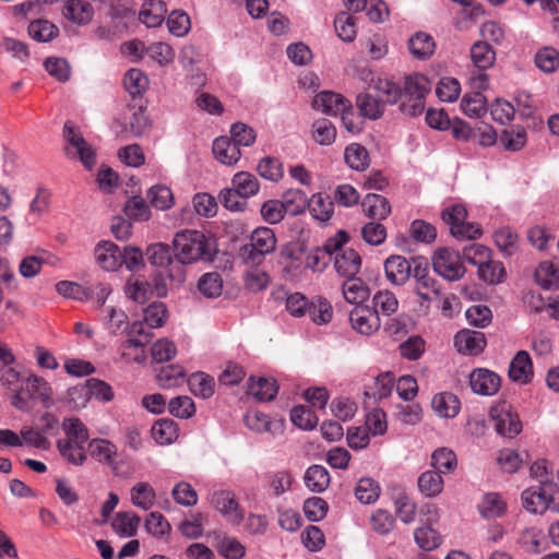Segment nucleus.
I'll list each match as a JSON object with an SVG mask.
<instances>
[{
  "mask_svg": "<svg viewBox=\"0 0 559 559\" xmlns=\"http://www.w3.org/2000/svg\"><path fill=\"white\" fill-rule=\"evenodd\" d=\"M431 406L440 417L453 418L460 412L461 402L455 394L441 392L433 396Z\"/></svg>",
  "mask_w": 559,
  "mask_h": 559,
  "instance_id": "nucleus-25",
  "label": "nucleus"
},
{
  "mask_svg": "<svg viewBox=\"0 0 559 559\" xmlns=\"http://www.w3.org/2000/svg\"><path fill=\"white\" fill-rule=\"evenodd\" d=\"M63 136L68 143L67 154L78 156L86 169H92L96 163L94 148L85 141L80 131L71 121H67L63 127Z\"/></svg>",
  "mask_w": 559,
  "mask_h": 559,
  "instance_id": "nucleus-9",
  "label": "nucleus"
},
{
  "mask_svg": "<svg viewBox=\"0 0 559 559\" xmlns=\"http://www.w3.org/2000/svg\"><path fill=\"white\" fill-rule=\"evenodd\" d=\"M26 391L28 397L38 399L46 407L51 403L52 390L49 383L35 374H32L26 380Z\"/></svg>",
  "mask_w": 559,
  "mask_h": 559,
  "instance_id": "nucleus-33",
  "label": "nucleus"
},
{
  "mask_svg": "<svg viewBox=\"0 0 559 559\" xmlns=\"http://www.w3.org/2000/svg\"><path fill=\"white\" fill-rule=\"evenodd\" d=\"M469 385L474 393L484 396L495 395L501 385L500 377L488 369L478 368L469 374Z\"/></svg>",
  "mask_w": 559,
  "mask_h": 559,
  "instance_id": "nucleus-12",
  "label": "nucleus"
},
{
  "mask_svg": "<svg viewBox=\"0 0 559 559\" xmlns=\"http://www.w3.org/2000/svg\"><path fill=\"white\" fill-rule=\"evenodd\" d=\"M177 436V425L170 419H160L152 427V437L159 444L171 443Z\"/></svg>",
  "mask_w": 559,
  "mask_h": 559,
  "instance_id": "nucleus-53",
  "label": "nucleus"
},
{
  "mask_svg": "<svg viewBox=\"0 0 559 559\" xmlns=\"http://www.w3.org/2000/svg\"><path fill=\"white\" fill-rule=\"evenodd\" d=\"M63 15L73 23L84 25L91 22L94 10L85 0H69L63 7Z\"/></svg>",
  "mask_w": 559,
  "mask_h": 559,
  "instance_id": "nucleus-26",
  "label": "nucleus"
},
{
  "mask_svg": "<svg viewBox=\"0 0 559 559\" xmlns=\"http://www.w3.org/2000/svg\"><path fill=\"white\" fill-rule=\"evenodd\" d=\"M490 418L495 423L497 433L514 438L522 431V423L512 405L506 401L496 403L490 408Z\"/></svg>",
  "mask_w": 559,
  "mask_h": 559,
  "instance_id": "nucleus-7",
  "label": "nucleus"
},
{
  "mask_svg": "<svg viewBox=\"0 0 559 559\" xmlns=\"http://www.w3.org/2000/svg\"><path fill=\"white\" fill-rule=\"evenodd\" d=\"M166 3L162 0L145 1L139 13L140 21L147 27H157L165 20Z\"/></svg>",
  "mask_w": 559,
  "mask_h": 559,
  "instance_id": "nucleus-22",
  "label": "nucleus"
},
{
  "mask_svg": "<svg viewBox=\"0 0 559 559\" xmlns=\"http://www.w3.org/2000/svg\"><path fill=\"white\" fill-rule=\"evenodd\" d=\"M469 56L474 67L480 71L491 68L496 61V51L487 41L483 40L472 45Z\"/></svg>",
  "mask_w": 559,
  "mask_h": 559,
  "instance_id": "nucleus-28",
  "label": "nucleus"
},
{
  "mask_svg": "<svg viewBox=\"0 0 559 559\" xmlns=\"http://www.w3.org/2000/svg\"><path fill=\"white\" fill-rule=\"evenodd\" d=\"M413 276L415 280V293L424 302H432L440 298L441 288L439 283L429 274L428 263L425 259H413Z\"/></svg>",
  "mask_w": 559,
  "mask_h": 559,
  "instance_id": "nucleus-5",
  "label": "nucleus"
},
{
  "mask_svg": "<svg viewBox=\"0 0 559 559\" xmlns=\"http://www.w3.org/2000/svg\"><path fill=\"white\" fill-rule=\"evenodd\" d=\"M399 309V300L390 290H380L372 297L371 310L376 312L378 318L382 316H391Z\"/></svg>",
  "mask_w": 559,
  "mask_h": 559,
  "instance_id": "nucleus-39",
  "label": "nucleus"
},
{
  "mask_svg": "<svg viewBox=\"0 0 559 559\" xmlns=\"http://www.w3.org/2000/svg\"><path fill=\"white\" fill-rule=\"evenodd\" d=\"M429 91L430 83L425 75L406 76L401 97L402 112L413 117L420 115L425 109V98Z\"/></svg>",
  "mask_w": 559,
  "mask_h": 559,
  "instance_id": "nucleus-2",
  "label": "nucleus"
},
{
  "mask_svg": "<svg viewBox=\"0 0 559 559\" xmlns=\"http://www.w3.org/2000/svg\"><path fill=\"white\" fill-rule=\"evenodd\" d=\"M413 261L409 262L402 255H391L384 263L385 275L394 285L405 284L413 274Z\"/></svg>",
  "mask_w": 559,
  "mask_h": 559,
  "instance_id": "nucleus-16",
  "label": "nucleus"
},
{
  "mask_svg": "<svg viewBox=\"0 0 559 559\" xmlns=\"http://www.w3.org/2000/svg\"><path fill=\"white\" fill-rule=\"evenodd\" d=\"M509 377L519 383H528L533 378V365L527 352L520 350L511 360Z\"/></svg>",
  "mask_w": 559,
  "mask_h": 559,
  "instance_id": "nucleus-20",
  "label": "nucleus"
},
{
  "mask_svg": "<svg viewBox=\"0 0 559 559\" xmlns=\"http://www.w3.org/2000/svg\"><path fill=\"white\" fill-rule=\"evenodd\" d=\"M543 537L542 530L526 527L520 532L518 544L525 552L539 554L542 551Z\"/></svg>",
  "mask_w": 559,
  "mask_h": 559,
  "instance_id": "nucleus-42",
  "label": "nucleus"
},
{
  "mask_svg": "<svg viewBox=\"0 0 559 559\" xmlns=\"http://www.w3.org/2000/svg\"><path fill=\"white\" fill-rule=\"evenodd\" d=\"M131 501L135 507L142 510H148L153 507L155 500V490L148 483H138L130 491Z\"/></svg>",
  "mask_w": 559,
  "mask_h": 559,
  "instance_id": "nucleus-43",
  "label": "nucleus"
},
{
  "mask_svg": "<svg viewBox=\"0 0 559 559\" xmlns=\"http://www.w3.org/2000/svg\"><path fill=\"white\" fill-rule=\"evenodd\" d=\"M346 164L357 171H362L369 166V153L365 146L358 143H352L346 146L344 152Z\"/></svg>",
  "mask_w": 559,
  "mask_h": 559,
  "instance_id": "nucleus-38",
  "label": "nucleus"
},
{
  "mask_svg": "<svg viewBox=\"0 0 559 559\" xmlns=\"http://www.w3.org/2000/svg\"><path fill=\"white\" fill-rule=\"evenodd\" d=\"M454 344L460 353L475 356L485 349L486 337L483 332L463 330L456 333Z\"/></svg>",
  "mask_w": 559,
  "mask_h": 559,
  "instance_id": "nucleus-15",
  "label": "nucleus"
},
{
  "mask_svg": "<svg viewBox=\"0 0 559 559\" xmlns=\"http://www.w3.org/2000/svg\"><path fill=\"white\" fill-rule=\"evenodd\" d=\"M145 528L154 537L162 538L171 531L169 522L159 512H151L145 519Z\"/></svg>",
  "mask_w": 559,
  "mask_h": 559,
  "instance_id": "nucleus-62",
  "label": "nucleus"
},
{
  "mask_svg": "<svg viewBox=\"0 0 559 559\" xmlns=\"http://www.w3.org/2000/svg\"><path fill=\"white\" fill-rule=\"evenodd\" d=\"M198 288L207 298L218 297L223 290V280L217 272L205 273L200 277Z\"/></svg>",
  "mask_w": 559,
  "mask_h": 559,
  "instance_id": "nucleus-57",
  "label": "nucleus"
},
{
  "mask_svg": "<svg viewBox=\"0 0 559 559\" xmlns=\"http://www.w3.org/2000/svg\"><path fill=\"white\" fill-rule=\"evenodd\" d=\"M188 384L191 393L195 396L209 399L214 394V379L204 372H197L191 374L188 380Z\"/></svg>",
  "mask_w": 559,
  "mask_h": 559,
  "instance_id": "nucleus-40",
  "label": "nucleus"
},
{
  "mask_svg": "<svg viewBox=\"0 0 559 559\" xmlns=\"http://www.w3.org/2000/svg\"><path fill=\"white\" fill-rule=\"evenodd\" d=\"M214 508L230 523L239 524L243 520V510L239 507L235 495L228 490L215 491L211 496Z\"/></svg>",
  "mask_w": 559,
  "mask_h": 559,
  "instance_id": "nucleus-11",
  "label": "nucleus"
},
{
  "mask_svg": "<svg viewBox=\"0 0 559 559\" xmlns=\"http://www.w3.org/2000/svg\"><path fill=\"white\" fill-rule=\"evenodd\" d=\"M380 492V485L370 477L360 478L355 487L356 498L365 504L374 503L378 500Z\"/></svg>",
  "mask_w": 559,
  "mask_h": 559,
  "instance_id": "nucleus-41",
  "label": "nucleus"
},
{
  "mask_svg": "<svg viewBox=\"0 0 559 559\" xmlns=\"http://www.w3.org/2000/svg\"><path fill=\"white\" fill-rule=\"evenodd\" d=\"M365 214L372 219H385L391 214V205L386 198L369 193L361 202Z\"/></svg>",
  "mask_w": 559,
  "mask_h": 559,
  "instance_id": "nucleus-24",
  "label": "nucleus"
},
{
  "mask_svg": "<svg viewBox=\"0 0 559 559\" xmlns=\"http://www.w3.org/2000/svg\"><path fill=\"white\" fill-rule=\"evenodd\" d=\"M308 197L300 189H289L283 193L281 203L284 205L285 211L297 216L305 212L308 205Z\"/></svg>",
  "mask_w": 559,
  "mask_h": 559,
  "instance_id": "nucleus-36",
  "label": "nucleus"
},
{
  "mask_svg": "<svg viewBox=\"0 0 559 559\" xmlns=\"http://www.w3.org/2000/svg\"><path fill=\"white\" fill-rule=\"evenodd\" d=\"M66 438L74 442L86 443L88 440V430L79 418H66L62 423Z\"/></svg>",
  "mask_w": 559,
  "mask_h": 559,
  "instance_id": "nucleus-61",
  "label": "nucleus"
},
{
  "mask_svg": "<svg viewBox=\"0 0 559 559\" xmlns=\"http://www.w3.org/2000/svg\"><path fill=\"white\" fill-rule=\"evenodd\" d=\"M419 491L426 497H436L443 489V479L437 471H426L418 477Z\"/></svg>",
  "mask_w": 559,
  "mask_h": 559,
  "instance_id": "nucleus-44",
  "label": "nucleus"
},
{
  "mask_svg": "<svg viewBox=\"0 0 559 559\" xmlns=\"http://www.w3.org/2000/svg\"><path fill=\"white\" fill-rule=\"evenodd\" d=\"M147 198L150 200V204L157 210H168L174 204L173 192L164 185L152 187L147 192Z\"/></svg>",
  "mask_w": 559,
  "mask_h": 559,
  "instance_id": "nucleus-58",
  "label": "nucleus"
},
{
  "mask_svg": "<svg viewBox=\"0 0 559 559\" xmlns=\"http://www.w3.org/2000/svg\"><path fill=\"white\" fill-rule=\"evenodd\" d=\"M168 317L166 306L162 301H154L148 305L143 311V324L150 329L162 328Z\"/></svg>",
  "mask_w": 559,
  "mask_h": 559,
  "instance_id": "nucleus-47",
  "label": "nucleus"
},
{
  "mask_svg": "<svg viewBox=\"0 0 559 559\" xmlns=\"http://www.w3.org/2000/svg\"><path fill=\"white\" fill-rule=\"evenodd\" d=\"M248 391L260 402L272 401L278 391V385L273 378H259L254 381V378L249 379Z\"/></svg>",
  "mask_w": 559,
  "mask_h": 559,
  "instance_id": "nucleus-29",
  "label": "nucleus"
},
{
  "mask_svg": "<svg viewBox=\"0 0 559 559\" xmlns=\"http://www.w3.org/2000/svg\"><path fill=\"white\" fill-rule=\"evenodd\" d=\"M128 338L121 344V355L128 360L143 362L145 359V346L151 342L153 333L142 322H133L130 325Z\"/></svg>",
  "mask_w": 559,
  "mask_h": 559,
  "instance_id": "nucleus-6",
  "label": "nucleus"
},
{
  "mask_svg": "<svg viewBox=\"0 0 559 559\" xmlns=\"http://www.w3.org/2000/svg\"><path fill=\"white\" fill-rule=\"evenodd\" d=\"M535 281L544 289L559 287V267L549 261L542 262L535 271Z\"/></svg>",
  "mask_w": 559,
  "mask_h": 559,
  "instance_id": "nucleus-34",
  "label": "nucleus"
},
{
  "mask_svg": "<svg viewBox=\"0 0 559 559\" xmlns=\"http://www.w3.org/2000/svg\"><path fill=\"white\" fill-rule=\"evenodd\" d=\"M432 266L436 273L448 281H456L465 273L461 254L449 248H441L435 252Z\"/></svg>",
  "mask_w": 559,
  "mask_h": 559,
  "instance_id": "nucleus-8",
  "label": "nucleus"
},
{
  "mask_svg": "<svg viewBox=\"0 0 559 559\" xmlns=\"http://www.w3.org/2000/svg\"><path fill=\"white\" fill-rule=\"evenodd\" d=\"M95 258L100 267L106 271H116L122 265V251L110 241H103L96 246Z\"/></svg>",
  "mask_w": 559,
  "mask_h": 559,
  "instance_id": "nucleus-17",
  "label": "nucleus"
},
{
  "mask_svg": "<svg viewBox=\"0 0 559 559\" xmlns=\"http://www.w3.org/2000/svg\"><path fill=\"white\" fill-rule=\"evenodd\" d=\"M185 377V371L180 366L169 365L159 369L156 379L160 388L170 389L183 383Z\"/></svg>",
  "mask_w": 559,
  "mask_h": 559,
  "instance_id": "nucleus-48",
  "label": "nucleus"
},
{
  "mask_svg": "<svg viewBox=\"0 0 559 559\" xmlns=\"http://www.w3.org/2000/svg\"><path fill=\"white\" fill-rule=\"evenodd\" d=\"M312 106L314 109L330 116H337L342 111H345V109L352 108L350 102L341 94L328 91L316 95Z\"/></svg>",
  "mask_w": 559,
  "mask_h": 559,
  "instance_id": "nucleus-14",
  "label": "nucleus"
},
{
  "mask_svg": "<svg viewBox=\"0 0 559 559\" xmlns=\"http://www.w3.org/2000/svg\"><path fill=\"white\" fill-rule=\"evenodd\" d=\"M343 296L349 304L361 306L360 304L368 299L369 288L360 278L347 277L342 286Z\"/></svg>",
  "mask_w": 559,
  "mask_h": 559,
  "instance_id": "nucleus-31",
  "label": "nucleus"
},
{
  "mask_svg": "<svg viewBox=\"0 0 559 559\" xmlns=\"http://www.w3.org/2000/svg\"><path fill=\"white\" fill-rule=\"evenodd\" d=\"M311 215L317 221L324 223L329 221L334 211V203L330 200L329 197H324L322 193L313 194L310 200H308V205Z\"/></svg>",
  "mask_w": 559,
  "mask_h": 559,
  "instance_id": "nucleus-37",
  "label": "nucleus"
},
{
  "mask_svg": "<svg viewBox=\"0 0 559 559\" xmlns=\"http://www.w3.org/2000/svg\"><path fill=\"white\" fill-rule=\"evenodd\" d=\"M231 185L233 189L243 199L257 194L260 190V182L257 177L247 171L236 174Z\"/></svg>",
  "mask_w": 559,
  "mask_h": 559,
  "instance_id": "nucleus-35",
  "label": "nucleus"
},
{
  "mask_svg": "<svg viewBox=\"0 0 559 559\" xmlns=\"http://www.w3.org/2000/svg\"><path fill=\"white\" fill-rule=\"evenodd\" d=\"M373 88L377 92V97L384 104H395L402 97L400 86L388 79H378Z\"/></svg>",
  "mask_w": 559,
  "mask_h": 559,
  "instance_id": "nucleus-54",
  "label": "nucleus"
},
{
  "mask_svg": "<svg viewBox=\"0 0 559 559\" xmlns=\"http://www.w3.org/2000/svg\"><path fill=\"white\" fill-rule=\"evenodd\" d=\"M334 28L336 35L343 41L350 43L356 37V20L345 12H341L335 16Z\"/></svg>",
  "mask_w": 559,
  "mask_h": 559,
  "instance_id": "nucleus-55",
  "label": "nucleus"
},
{
  "mask_svg": "<svg viewBox=\"0 0 559 559\" xmlns=\"http://www.w3.org/2000/svg\"><path fill=\"white\" fill-rule=\"evenodd\" d=\"M126 215L135 221H147L151 216L150 206L142 197H132L124 204Z\"/></svg>",
  "mask_w": 559,
  "mask_h": 559,
  "instance_id": "nucleus-63",
  "label": "nucleus"
},
{
  "mask_svg": "<svg viewBox=\"0 0 559 559\" xmlns=\"http://www.w3.org/2000/svg\"><path fill=\"white\" fill-rule=\"evenodd\" d=\"M467 211L462 204H452L441 212V219L449 226L450 233L457 239H476L483 234L480 227L474 223L466 222Z\"/></svg>",
  "mask_w": 559,
  "mask_h": 559,
  "instance_id": "nucleus-4",
  "label": "nucleus"
},
{
  "mask_svg": "<svg viewBox=\"0 0 559 559\" xmlns=\"http://www.w3.org/2000/svg\"><path fill=\"white\" fill-rule=\"evenodd\" d=\"M536 67L545 73H552L559 68V51L554 47L540 48L534 58Z\"/></svg>",
  "mask_w": 559,
  "mask_h": 559,
  "instance_id": "nucleus-49",
  "label": "nucleus"
},
{
  "mask_svg": "<svg viewBox=\"0 0 559 559\" xmlns=\"http://www.w3.org/2000/svg\"><path fill=\"white\" fill-rule=\"evenodd\" d=\"M383 104L379 97L371 94H361L357 96V106L360 114L370 119H378L383 112Z\"/></svg>",
  "mask_w": 559,
  "mask_h": 559,
  "instance_id": "nucleus-60",
  "label": "nucleus"
},
{
  "mask_svg": "<svg viewBox=\"0 0 559 559\" xmlns=\"http://www.w3.org/2000/svg\"><path fill=\"white\" fill-rule=\"evenodd\" d=\"M292 423L304 430H312L318 425V416L310 408L298 405L290 411Z\"/></svg>",
  "mask_w": 559,
  "mask_h": 559,
  "instance_id": "nucleus-59",
  "label": "nucleus"
},
{
  "mask_svg": "<svg viewBox=\"0 0 559 559\" xmlns=\"http://www.w3.org/2000/svg\"><path fill=\"white\" fill-rule=\"evenodd\" d=\"M461 108L468 117H481L486 111V98L479 92L467 93L461 102Z\"/></svg>",
  "mask_w": 559,
  "mask_h": 559,
  "instance_id": "nucleus-46",
  "label": "nucleus"
},
{
  "mask_svg": "<svg viewBox=\"0 0 559 559\" xmlns=\"http://www.w3.org/2000/svg\"><path fill=\"white\" fill-rule=\"evenodd\" d=\"M431 463L438 473L445 474L455 469L457 461L455 453L451 449L439 448L433 451Z\"/></svg>",
  "mask_w": 559,
  "mask_h": 559,
  "instance_id": "nucleus-51",
  "label": "nucleus"
},
{
  "mask_svg": "<svg viewBox=\"0 0 559 559\" xmlns=\"http://www.w3.org/2000/svg\"><path fill=\"white\" fill-rule=\"evenodd\" d=\"M28 35L36 41L46 43L57 37L58 27L47 20H36L28 25Z\"/></svg>",
  "mask_w": 559,
  "mask_h": 559,
  "instance_id": "nucleus-45",
  "label": "nucleus"
},
{
  "mask_svg": "<svg viewBox=\"0 0 559 559\" xmlns=\"http://www.w3.org/2000/svg\"><path fill=\"white\" fill-rule=\"evenodd\" d=\"M173 245L174 257L180 264H190L211 257L206 237L199 230L177 233Z\"/></svg>",
  "mask_w": 559,
  "mask_h": 559,
  "instance_id": "nucleus-1",
  "label": "nucleus"
},
{
  "mask_svg": "<svg viewBox=\"0 0 559 559\" xmlns=\"http://www.w3.org/2000/svg\"><path fill=\"white\" fill-rule=\"evenodd\" d=\"M230 140L240 148V146H250L254 143L255 131L242 122H236L230 128Z\"/></svg>",
  "mask_w": 559,
  "mask_h": 559,
  "instance_id": "nucleus-64",
  "label": "nucleus"
},
{
  "mask_svg": "<svg viewBox=\"0 0 559 559\" xmlns=\"http://www.w3.org/2000/svg\"><path fill=\"white\" fill-rule=\"evenodd\" d=\"M304 481L309 490L323 492L330 485V473L324 466L314 464L307 468Z\"/></svg>",
  "mask_w": 559,
  "mask_h": 559,
  "instance_id": "nucleus-30",
  "label": "nucleus"
},
{
  "mask_svg": "<svg viewBox=\"0 0 559 559\" xmlns=\"http://www.w3.org/2000/svg\"><path fill=\"white\" fill-rule=\"evenodd\" d=\"M312 138L320 145H331L336 138V128L325 119H318L312 124Z\"/></svg>",
  "mask_w": 559,
  "mask_h": 559,
  "instance_id": "nucleus-52",
  "label": "nucleus"
},
{
  "mask_svg": "<svg viewBox=\"0 0 559 559\" xmlns=\"http://www.w3.org/2000/svg\"><path fill=\"white\" fill-rule=\"evenodd\" d=\"M361 266V258L357 251L352 248H345L334 258V267L336 272L344 277H354Z\"/></svg>",
  "mask_w": 559,
  "mask_h": 559,
  "instance_id": "nucleus-19",
  "label": "nucleus"
},
{
  "mask_svg": "<svg viewBox=\"0 0 559 559\" xmlns=\"http://www.w3.org/2000/svg\"><path fill=\"white\" fill-rule=\"evenodd\" d=\"M212 151L219 163L229 166L236 164L241 156L240 148L227 136L215 139Z\"/></svg>",
  "mask_w": 559,
  "mask_h": 559,
  "instance_id": "nucleus-21",
  "label": "nucleus"
},
{
  "mask_svg": "<svg viewBox=\"0 0 559 559\" xmlns=\"http://www.w3.org/2000/svg\"><path fill=\"white\" fill-rule=\"evenodd\" d=\"M555 483L540 480L538 487H531L523 491L522 500L524 508L532 513H543L550 508L551 489Z\"/></svg>",
  "mask_w": 559,
  "mask_h": 559,
  "instance_id": "nucleus-10",
  "label": "nucleus"
},
{
  "mask_svg": "<svg viewBox=\"0 0 559 559\" xmlns=\"http://www.w3.org/2000/svg\"><path fill=\"white\" fill-rule=\"evenodd\" d=\"M88 449L92 457L110 466L115 472L117 471L118 449L112 442L95 438L90 441Z\"/></svg>",
  "mask_w": 559,
  "mask_h": 559,
  "instance_id": "nucleus-18",
  "label": "nucleus"
},
{
  "mask_svg": "<svg viewBox=\"0 0 559 559\" xmlns=\"http://www.w3.org/2000/svg\"><path fill=\"white\" fill-rule=\"evenodd\" d=\"M276 247V237L269 227H259L250 236V242L243 245L239 250V255L245 263L259 265L264 257L274 251Z\"/></svg>",
  "mask_w": 559,
  "mask_h": 559,
  "instance_id": "nucleus-3",
  "label": "nucleus"
},
{
  "mask_svg": "<svg viewBox=\"0 0 559 559\" xmlns=\"http://www.w3.org/2000/svg\"><path fill=\"white\" fill-rule=\"evenodd\" d=\"M354 330L364 335H370L380 328V318L368 306H356L349 313Z\"/></svg>",
  "mask_w": 559,
  "mask_h": 559,
  "instance_id": "nucleus-13",
  "label": "nucleus"
},
{
  "mask_svg": "<svg viewBox=\"0 0 559 559\" xmlns=\"http://www.w3.org/2000/svg\"><path fill=\"white\" fill-rule=\"evenodd\" d=\"M140 521V516L134 513L118 512L111 522V527L121 537H132L138 532Z\"/></svg>",
  "mask_w": 559,
  "mask_h": 559,
  "instance_id": "nucleus-32",
  "label": "nucleus"
},
{
  "mask_svg": "<svg viewBox=\"0 0 559 559\" xmlns=\"http://www.w3.org/2000/svg\"><path fill=\"white\" fill-rule=\"evenodd\" d=\"M126 91L135 97L144 93L148 86V79L144 72L139 69H130L123 78Z\"/></svg>",
  "mask_w": 559,
  "mask_h": 559,
  "instance_id": "nucleus-50",
  "label": "nucleus"
},
{
  "mask_svg": "<svg viewBox=\"0 0 559 559\" xmlns=\"http://www.w3.org/2000/svg\"><path fill=\"white\" fill-rule=\"evenodd\" d=\"M259 175L270 181H278L284 176V167L282 162L276 157H263L258 166Z\"/></svg>",
  "mask_w": 559,
  "mask_h": 559,
  "instance_id": "nucleus-56",
  "label": "nucleus"
},
{
  "mask_svg": "<svg viewBox=\"0 0 559 559\" xmlns=\"http://www.w3.org/2000/svg\"><path fill=\"white\" fill-rule=\"evenodd\" d=\"M56 445L61 457L71 465L82 466L87 460L85 443L59 439Z\"/></svg>",
  "mask_w": 559,
  "mask_h": 559,
  "instance_id": "nucleus-23",
  "label": "nucleus"
},
{
  "mask_svg": "<svg viewBox=\"0 0 559 559\" xmlns=\"http://www.w3.org/2000/svg\"><path fill=\"white\" fill-rule=\"evenodd\" d=\"M408 49L414 58L425 60L435 52L436 43L429 34L417 32L409 38Z\"/></svg>",
  "mask_w": 559,
  "mask_h": 559,
  "instance_id": "nucleus-27",
  "label": "nucleus"
}]
</instances>
